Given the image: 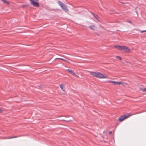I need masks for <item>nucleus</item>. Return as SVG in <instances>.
Returning a JSON list of instances; mask_svg holds the SVG:
<instances>
[{
    "mask_svg": "<svg viewBox=\"0 0 146 146\" xmlns=\"http://www.w3.org/2000/svg\"><path fill=\"white\" fill-rule=\"evenodd\" d=\"M90 74L92 76L100 79L107 78V76L99 72H90Z\"/></svg>",
    "mask_w": 146,
    "mask_h": 146,
    "instance_id": "obj_1",
    "label": "nucleus"
},
{
    "mask_svg": "<svg viewBox=\"0 0 146 146\" xmlns=\"http://www.w3.org/2000/svg\"><path fill=\"white\" fill-rule=\"evenodd\" d=\"M114 47L119 50L123 51L125 52H129L130 50V49L129 48L125 46L115 45L114 46Z\"/></svg>",
    "mask_w": 146,
    "mask_h": 146,
    "instance_id": "obj_2",
    "label": "nucleus"
},
{
    "mask_svg": "<svg viewBox=\"0 0 146 146\" xmlns=\"http://www.w3.org/2000/svg\"><path fill=\"white\" fill-rule=\"evenodd\" d=\"M58 3L60 5L62 9L66 12L68 11V9L66 6L65 4L62 3L61 1H58Z\"/></svg>",
    "mask_w": 146,
    "mask_h": 146,
    "instance_id": "obj_3",
    "label": "nucleus"
},
{
    "mask_svg": "<svg viewBox=\"0 0 146 146\" xmlns=\"http://www.w3.org/2000/svg\"><path fill=\"white\" fill-rule=\"evenodd\" d=\"M133 114H127V115H122L119 118V120L120 122H122L124 120L128 118L129 116H131Z\"/></svg>",
    "mask_w": 146,
    "mask_h": 146,
    "instance_id": "obj_4",
    "label": "nucleus"
},
{
    "mask_svg": "<svg viewBox=\"0 0 146 146\" xmlns=\"http://www.w3.org/2000/svg\"><path fill=\"white\" fill-rule=\"evenodd\" d=\"M31 2V4L34 7H39V4L38 0H29Z\"/></svg>",
    "mask_w": 146,
    "mask_h": 146,
    "instance_id": "obj_5",
    "label": "nucleus"
},
{
    "mask_svg": "<svg viewBox=\"0 0 146 146\" xmlns=\"http://www.w3.org/2000/svg\"><path fill=\"white\" fill-rule=\"evenodd\" d=\"M107 82L110 84H111L113 85H123V83L121 82H116L112 80H108Z\"/></svg>",
    "mask_w": 146,
    "mask_h": 146,
    "instance_id": "obj_6",
    "label": "nucleus"
},
{
    "mask_svg": "<svg viewBox=\"0 0 146 146\" xmlns=\"http://www.w3.org/2000/svg\"><path fill=\"white\" fill-rule=\"evenodd\" d=\"M65 87V84H62L60 85V88L64 92L65 91V90L64 89V88Z\"/></svg>",
    "mask_w": 146,
    "mask_h": 146,
    "instance_id": "obj_7",
    "label": "nucleus"
},
{
    "mask_svg": "<svg viewBox=\"0 0 146 146\" xmlns=\"http://www.w3.org/2000/svg\"><path fill=\"white\" fill-rule=\"evenodd\" d=\"M56 59H59L63 61H64L65 62H68V63H70L69 61L68 60L66 59H64L61 58H56L55 59V60H56Z\"/></svg>",
    "mask_w": 146,
    "mask_h": 146,
    "instance_id": "obj_8",
    "label": "nucleus"
},
{
    "mask_svg": "<svg viewBox=\"0 0 146 146\" xmlns=\"http://www.w3.org/2000/svg\"><path fill=\"white\" fill-rule=\"evenodd\" d=\"M70 74H72L74 76L78 78H79V76L77 75L74 72L73 70L72 71V72Z\"/></svg>",
    "mask_w": 146,
    "mask_h": 146,
    "instance_id": "obj_9",
    "label": "nucleus"
},
{
    "mask_svg": "<svg viewBox=\"0 0 146 146\" xmlns=\"http://www.w3.org/2000/svg\"><path fill=\"white\" fill-rule=\"evenodd\" d=\"M90 29H92L94 30H95L96 29V27L94 25L91 26L90 27Z\"/></svg>",
    "mask_w": 146,
    "mask_h": 146,
    "instance_id": "obj_10",
    "label": "nucleus"
},
{
    "mask_svg": "<svg viewBox=\"0 0 146 146\" xmlns=\"http://www.w3.org/2000/svg\"><path fill=\"white\" fill-rule=\"evenodd\" d=\"M4 3L6 4H9V2L6 1V0H1Z\"/></svg>",
    "mask_w": 146,
    "mask_h": 146,
    "instance_id": "obj_11",
    "label": "nucleus"
},
{
    "mask_svg": "<svg viewBox=\"0 0 146 146\" xmlns=\"http://www.w3.org/2000/svg\"><path fill=\"white\" fill-rule=\"evenodd\" d=\"M17 137H18V136H13L12 137L8 138L7 139H12V138H17Z\"/></svg>",
    "mask_w": 146,
    "mask_h": 146,
    "instance_id": "obj_12",
    "label": "nucleus"
},
{
    "mask_svg": "<svg viewBox=\"0 0 146 146\" xmlns=\"http://www.w3.org/2000/svg\"><path fill=\"white\" fill-rule=\"evenodd\" d=\"M66 70L67 71H68V72L69 73H70V74L71 73V72H72V70H70V69H67V70Z\"/></svg>",
    "mask_w": 146,
    "mask_h": 146,
    "instance_id": "obj_13",
    "label": "nucleus"
},
{
    "mask_svg": "<svg viewBox=\"0 0 146 146\" xmlns=\"http://www.w3.org/2000/svg\"><path fill=\"white\" fill-rule=\"evenodd\" d=\"M116 57L117 58H118V59H119V60H122V58H121L119 56H116Z\"/></svg>",
    "mask_w": 146,
    "mask_h": 146,
    "instance_id": "obj_14",
    "label": "nucleus"
},
{
    "mask_svg": "<svg viewBox=\"0 0 146 146\" xmlns=\"http://www.w3.org/2000/svg\"><path fill=\"white\" fill-rule=\"evenodd\" d=\"M141 90L143 92H146V88H144L141 89Z\"/></svg>",
    "mask_w": 146,
    "mask_h": 146,
    "instance_id": "obj_15",
    "label": "nucleus"
},
{
    "mask_svg": "<svg viewBox=\"0 0 146 146\" xmlns=\"http://www.w3.org/2000/svg\"><path fill=\"white\" fill-rule=\"evenodd\" d=\"M93 16L97 20H98L97 19V16L96 15L94 14H93Z\"/></svg>",
    "mask_w": 146,
    "mask_h": 146,
    "instance_id": "obj_16",
    "label": "nucleus"
},
{
    "mask_svg": "<svg viewBox=\"0 0 146 146\" xmlns=\"http://www.w3.org/2000/svg\"><path fill=\"white\" fill-rule=\"evenodd\" d=\"M146 32V30H144V31H141V33H142L143 32Z\"/></svg>",
    "mask_w": 146,
    "mask_h": 146,
    "instance_id": "obj_17",
    "label": "nucleus"
},
{
    "mask_svg": "<svg viewBox=\"0 0 146 146\" xmlns=\"http://www.w3.org/2000/svg\"><path fill=\"white\" fill-rule=\"evenodd\" d=\"M2 111L3 110L1 108H0V112H2Z\"/></svg>",
    "mask_w": 146,
    "mask_h": 146,
    "instance_id": "obj_18",
    "label": "nucleus"
},
{
    "mask_svg": "<svg viewBox=\"0 0 146 146\" xmlns=\"http://www.w3.org/2000/svg\"><path fill=\"white\" fill-rule=\"evenodd\" d=\"M111 133H112V132H111V131H110V132H109V133L110 134H111Z\"/></svg>",
    "mask_w": 146,
    "mask_h": 146,
    "instance_id": "obj_19",
    "label": "nucleus"
},
{
    "mask_svg": "<svg viewBox=\"0 0 146 146\" xmlns=\"http://www.w3.org/2000/svg\"><path fill=\"white\" fill-rule=\"evenodd\" d=\"M71 120H67V121H68H68H71Z\"/></svg>",
    "mask_w": 146,
    "mask_h": 146,
    "instance_id": "obj_20",
    "label": "nucleus"
}]
</instances>
